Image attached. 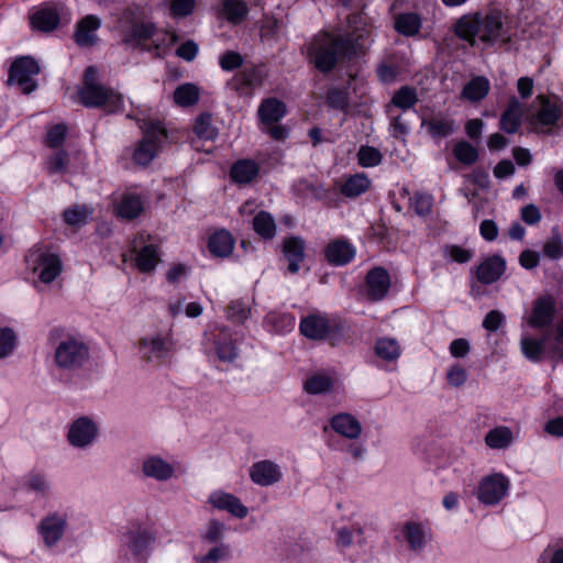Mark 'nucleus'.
I'll return each mask as SVG.
<instances>
[{"mask_svg": "<svg viewBox=\"0 0 563 563\" xmlns=\"http://www.w3.org/2000/svg\"><path fill=\"white\" fill-rule=\"evenodd\" d=\"M347 25L345 34L320 32L308 44V60L321 73L328 74L336 65L352 60L362 49V40L367 34L363 14L349 15Z\"/></svg>", "mask_w": 563, "mask_h": 563, "instance_id": "obj_1", "label": "nucleus"}, {"mask_svg": "<svg viewBox=\"0 0 563 563\" xmlns=\"http://www.w3.org/2000/svg\"><path fill=\"white\" fill-rule=\"evenodd\" d=\"M453 31L471 46H475L477 38L485 47H503L511 42L510 29L505 26L497 10L464 14L455 22Z\"/></svg>", "mask_w": 563, "mask_h": 563, "instance_id": "obj_2", "label": "nucleus"}, {"mask_svg": "<svg viewBox=\"0 0 563 563\" xmlns=\"http://www.w3.org/2000/svg\"><path fill=\"white\" fill-rule=\"evenodd\" d=\"M141 129L143 130V136L135 145L132 159L136 165L146 167L157 156L166 142L167 130L158 120L144 121Z\"/></svg>", "mask_w": 563, "mask_h": 563, "instance_id": "obj_3", "label": "nucleus"}, {"mask_svg": "<svg viewBox=\"0 0 563 563\" xmlns=\"http://www.w3.org/2000/svg\"><path fill=\"white\" fill-rule=\"evenodd\" d=\"M71 21L69 8L62 1H47L33 8L30 24L33 30L49 33Z\"/></svg>", "mask_w": 563, "mask_h": 563, "instance_id": "obj_4", "label": "nucleus"}, {"mask_svg": "<svg viewBox=\"0 0 563 563\" xmlns=\"http://www.w3.org/2000/svg\"><path fill=\"white\" fill-rule=\"evenodd\" d=\"M89 358V347L79 339L67 336L55 347L54 361L58 368L76 371Z\"/></svg>", "mask_w": 563, "mask_h": 563, "instance_id": "obj_5", "label": "nucleus"}, {"mask_svg": "<svg viewBox=\"0 0 563 563\" xmlns=\"http://www.w3.org/2000/svg\"><path fill=\"white\" fill-rule=\"evenodd\" d=\"M540 108L531 115L530 124L534 130L551 131L563 118V101L555 95H539Z\"/></svg>", "mask_w": 563, "mask_h": 563, "instance_id": "obj_6", "label": "nucleus"}, {"mask_svg": "<svg viewBox=\"0 0 563 563\" xmlns=\"http://www.w3.org/2000/svg\"><path fill=\"white\" fill-rule=\"evenodd\" d=\"M79 99L85 107H104L109 112H114L122 106V96L102 85L82 86Z\"/></svg>", "mask_w": 563, "mask_h": 563, "instance_id": "obj_7", "label": "nucleus"}, {"mask_svg": "<svg viewBox=\"0 0 563 563\" xmlns=\"http://www.w3.org/2000/svg\"><path fill=\"white\" fill-rule=\"evenodd\" d=\"M40 73L37 62L30 56H22L16 58L10 69L8 84H16L24 93H30L36 89V82L33 76Z\"/></svg>", "mask_w": 563, "mask_h": 563, "instance_id": "obj_8", "label": "nucleus"}, {"mask_svg": "<svg viewBox=\"0 0 563 563\" xmlns=\"http://www.w3.org/2000/svg\"><path fill=\"white\" fill-rule=\"evenodd\" d=\"M509 487V479L504 474L495 473L481 481L477 497L485 505H496L507 495Z\"/></svg>", "mask_w": 563, "mask_h": 563, "instance_id": "obj_9", "label": "nucleus"}, {"mask_svg": "<svg viewBox=\"0 0 563 563\" xmlns=\"http://www.w3.org/2000/svg\"><path fill=\"white\" fill-rule=\"evenodd\" d=\"M25 261L33 263V271L41 268L40 280L45 284L52 283L62 272L60 258L51 253L42 252L41 250L30 251Z\"/></svg>", "mask_w": 563, "mask_h": 563, "instance_id": "obj_10", "label": "nucleus"}, {"mask_svg": "<svg viewBox=\"0 0 563 563\" xmlns=\"http://www.w3.org/2000/svg\"><path fill=\"white\" fill-rule=\"evenodd\" d=\"M98 435V426L89 417L77 418L69 426L67 439L74 448H86L95 442Z\"/></svg>", "mask_w": 563, "mask_h": 563, "instance_id": "obj_11", "label": "nucleus"}, {"mask_svg": "<svg viewBox=\"0 0 563 563\" xmlns=\"http://www.w3.org/2000/svg\"><path fill=\"white\" fill-rule=\"evenodd\" d=\"M140 349L148 362L157 365L170 362L174 352L172 340L159 335L152 339H142Z\"/></svg>", "mask_w": 563, "mask_h": 563, "instance_id": "obj_12", "label": "nucleus"}, {"mask_svg": "<svg viewBox=\"0 0 563 563\" xmlns=\"http://www.w3.org/2000/svg\"><path fill=\"white\" fill-rule=\"evenodd\" d=\"M556 303L552 296H542L532 303L531 314L528 324L534 329L550 327L555 318Z\"/></svg>", "mask_w": 563, "mask_h": 563, "instance_id": "obj_13", "label": "nucleus"}, {"mask_svg": "<svg viewBox=\"0 0 563 563\" xmlns=\"http://www.w3.org/2000/svg\"><path fill=\"white\" fill-rule=\"evenodd\" d=\"M299 330L310 340H324L334 332V325L325 314L314 313L301 319Z\"/></svg>", "mask_w": 563, "mask_h": 563, "instance_id": "obj_14", "label": "nucleus"}, {"mask_svg": "<svg viewBox=\"0 0 563 563\" xmlns=\"http://www.w3.org/2000/svg\"><path fill=\"white\" fill-rule=\"evenodd\" d=\"M155 24L132 19L131 24L122 30L123 42L134 48L148 45V41L155 36Z\"/></svg>", "mask_w": 563, "mask_h": 563, "instance_id": "obj_15", "label": "nucleus"}, {"mask_svg": "<svg viewBox=\"0 0 563 563\" xmlns=\"http://www.w3.org/2000/svg\"><path fill=\"white\" fill-rule=\"evenodd\" d=\"M355 254V247L344 238L330 241L324 250V257L332 266L347 265L354 260Z\"/></svg>", "mask_w": 563, "mask_h": 563, "instance_id": "obj_16", "label": "nucleus"}, {"mask_svg": "<svg viewBox=\"0 0 563 563\" xmlns=\"http://www.w3.org/2000/svg\"><path fill=\"white\" fill-rule=\"evenodd\" d=\"M250 477L256 485L267 487L278 483L283 473L278 464L271 460H263L250 467Z\"/></svg>", "mask_w": 563, "mask_h": 563, "instance_id": "obj_17", "label": "nucleus"}, {"mask_svg": "<svg viewBox=\"0 0 563 563\" xmlns=\"http://www.w3.org/2000/svg\"><path fill=\"white\" fill-rule=\"evenodd\" d=\"M101 25V21L97 15L88 14L80 19L74 32V41L80 47L93 46L97 41V31Z\"/></svg>", "mask_w": 563, "mask_h": 563, "instance_id": "obj_18", "label": "nucleus"}, {"mask_svg": "<svg viewBox=\"0 0 563 563\" xmlns=\"http://www.w3.org/2000/svg\"><path fill=\"white\" fill-rule=\"evenodd\" d=\"M387 294V271L384 267L372 268L365 277L364 295L371 301L382 300Z\"/></svg>", "mask_w": 563, "mask_h": 563, "instance_id": "obj_19", "label": "nucleus"}, {"mask_svg": "<svg viewBox=\"0 0 563 563\" xmlns=\"http://www.w3.org/2000/svg\"><path fill=\"white\" fill-rule=\"evenodd\" d=\"M306 243L300 236H288L283 240V254L288 262V272L297 274L300 269V264L305 261Z\"/></svg>", "mask_w": 563, "mask_h": 563, "instance_id": "obj_20", "label": "nucleus"}, {"mask_svg": "<svg viewBox=\"0 0 563 563\" xmlns=\"http://www.w3.org/2000/svg\"><path fill=\"white\" fill-rule=\"evenodd\" d=\"M261 166L251 158H241L234 162L230 168L231 181L244 186L253 183L260 175Z\"/></svg>", "mask_w": 563, "mask_h": 563, "instance_id": "obj_21", "label": "nucleus"}, {"mask_svg": "<svg viewBox=\"0 0 563 563\" xmlns=\"http://www.w3.org/2000/svg\"><path fill=\"white\" fill-rule=\"evenodd\" d=\"M506 271V262L500 255L485 258L476 268L479 283L489 285L497 282Z\"/></svg>", "mask_w": 563, "mask_h": 563, "instance_id": "obj_22", "label": "nucleus"}, {"mask_svg": "<svg viewBox=\"0 0 563 563\" xmlns=\"http://www.w3.org/2000/svg\"><path fill=\"white\" fill-rule=\"evenodd\" d=\"M65 529L66 518L57 514L46 516L40 523V533L47 547L55 545L63 538Z\"/></svg>", "mask_w": 563, "mask_h": 563, "instance_id": "obj_23", "label": "nucleus"}, {"mask_svg": "<svg viewBox=\"0 0 563 563\" xmlns=\"http://www.w3.org/2000/svg\"><path fill=\"white\" fill-rule=\"evenodd\" d=\"M209 503L213 507L225 510L239 519H243L249 515L247 507L236 496L229 493L216 492L210 495Z\"/></svg>", "mask_w": 563, "mask_h": 563, "instance_id": "obj_24", "label": "nucleus"}, {"mask_svg": "<svg viewBox=\"0 0 563 563\" xmlns=\"http://www.w3.org/2000/svg\"><path fill=\"white\" fill-rule=\"evenodd\" d=\"M152 541H154V537L146 528L136 527L130 529L125 534V544L135 560L143 559Z\"/></svg>", "mask_w": 563, "mask_h": 563, "instance_id": "obj_25", "label": "nucleus"}, {"mask_svg": "<svg viewBox=\"0 0 563 563\" xmlns=\"http://www.w3.org/2000/svg\"><path fill=\"white\" fill-rule=\"evenodd\" d=\"M523 110L520 101L512 97L501 113L499 128L508 134L516 133L522 122Z\"/></svg>", "mask_w": 563, "mask_h": 563, "instance_id": "obj_26", "label": "nucleus"}, {"mask_svg": "<svg viewBox=\"0 0 563 563\" xmlns=\"http://www.w3.org/2000/svg\"><path fill=\"white\" fill-rule=\"evenodd\" d=\"M332 429L347 439H357L362 433L361 422L350 413H338L331 418Z\"/></svg>", "mask_w": 563, "mask_h": 563, "instance_id": "obj_27", "label": "nucleus"}, {"mask_svg": "<svg viewBox=\"0 0 563 563\" xmlns=\"http://www.w3.org/2000/svg\"><path fill=\"white\" fill-rule=\"evenodd\" d=\"M521 352L531 362H540L544 355L549 357L551 345L548 344V336L542 339L525 335L520 341Z\"/></svg>", "mask_w": 563, "mask_h": 563, "instance_id": "obj_28", "label": "nucleus"}, {"mask_svg": "<svg viewBox=\"0 0 563 563\" xmlns=\"http://www.w3.org/2000/svg\"><path fill=\"white\" fill-rule=\"evenodd\" d=\"M178 41L179 36L176 32H158L157 29H155V36L152 37L148 45L142 46V51L151 53L155 57L161 58L167 53V49Z\"/></svg>", "mask_w": 563, "mask_h": 563, "instance_id": "obj_29", "label": "nucleus"}, {"mask_svg": "<svg viewBox=\"0 0 563 563\" xmlns=\"http://www.w3.org/2000/svg\"><path fill=\"white\" fill-rule=\"evenodd\" d=\"M422 20L418 13L405 12L396 14L394 18V29L397 33L406 37H413L420 33Z\"/></svg>", "mask_w": 563, "mask_h": 563, "instance_id": "obj_30", "label": "nucleus"}, {"mask_svg": "<svg viewBox=\"0 0 563 563\" xmlns=\"http://www.w3.org/2000/svg\"><path fill=\"white\" fill-rule=\"evenodd\" d=\"M115 209L120 218L132 220L142 213L144 202L139 194L125 192L122 195Z\"/></svg>", "mask_w": 563, "mask_h": 563, "instance_id": "obj_31", "label": "nucleus"}, {"mask_svg": "<svg viewBox=\"0 0 563 563\" xmlns=\"http://www.w3.org/2000/svg\"><path fill=\"white\" fill-rule=\"evenodd\" d=\"M142 471L145 476L159 482L167 481L174 475L173 466L158 456L147 457L143 462Z\"/></svg>", "mask_w": 563, "mask_h": 563, "instance_id": "obj_32", "label": "nucleus"}, {"mask_svg": "<svg viewBox=\"0 0 563 563\" xmlns=\"http://www.w3.org/2000/svg\"><path fill=\"white\" fill-rule=\"evenodd\" d=\"M210 253L218 257L229 256L234 249V239L227 230H220L210 235L208 241Z\"/></svg>", "mask_w": 563, "mask_h": 563, "instance_id": "obj_33", "label": "nucleus"}, {"mask_svg": "<svg viewBox=\"0 0 563 563\" xmlns=\"http://www.w3.org/2000/svg\"><path fill=\"white\" fill-rule=\"evenodd\" d=\"M286 114V104L277 98H267L258 108V117L265 124L278 122Z\"/></svg>", "mask_w": 563, "mask_h": 563, "instance_id": "obj_34", "label": "nucleus"}, {"mask_svg": "<svg viewBox=\"0 0 563 563\" xmlns=\"http://www.w3.org/2000/svg\"><path fill=\"white\" fill-rule=\"evenodd\" d=\"M489 80L484 76H476L463 87L461 97L471 102H478L489 93Z\"/></svg>", "mask_w": 563, "mask_h": 563, "instance_id": "obj_35", "label": "nucleus"}, {"mask_svg": "<svg viewBox=\"0 0 563 563\" xmlns=\"http://www.w3.org/2000/svg\"><path fill=\"white\" fill-rule=\"evenodd\" d=\"M402 537L410 550L421 552L427 544V534L421 523L406 522L402 528Z\"/></svg>", "mask_w": 563, "mask_h": 563, "instance_id": "obj_36", "label": "nucleus"}, {"mask_svg": "<svg viewBox=\"0 0 563 563\" xmlns=\"http://www.w3.org/2000/svg\"><path fill=\"white\" fill-rule=\"evenodd\" d=\"M371 181L365 174H354L347 176L340 186V192L346 198H356L366 192Z\"/></svg>", "mask_w": 563, "mask_h": 563, "instance_id": "obj_37", "label": "nucleus"}, {"mask_svg": "<svg viewBox=\"0 0 563 563\" xmlns=\"http://www.w3.org/2000/svg\"><path fill=\"white\" fill-rule=\"evenodd\" d=\"M422 125L428 129L429 134L434 139L446 137L454 132V121L441 114L423 119Z\"/></svg>", "mask_w": 563, "mask_h": 563, "instance_id": "obj_38", "label": "nucleus"}, {"mask_svg": "<svg viewBox=\"0 0 563 563\" xmlns=\"http://www.w3.org/2000/svg\"><path fill=\"white\" fill-rule=\"evenodd\" d=\"M159 261L157 247L154 244L144 245L135 255V265L142 273L154 271Z\"/></svg>", "mask_w": 563, "mask_h": 563, "instance_id": "obj_39", "label": "nucleus"}, {"mask_svg": "<svg viewBox=\"0 0 563 563\" xmlns=\"http://www.w3.org/2000/svg\"><path fill=\"white\" fill-rule=\"evenodd\" d=\"M222 13L233 24L243 22L249 14L245 0H222Z\"/></svg>", "mask_w": 563, "mask_h": 563, "instance_id": "obj_40", "label": "nucleus"}, {"mask_svg": "<svg viewBox=\"0 0 563 563\" xmlns=\"http://www.w3.org/2000/svg\"><path fill=\"white\" fill-rule=\"evenodd\" d=\"M253 229L263 240H272L276 235V223L267 211H260L253 218Z\"/></svg>", "mask_w": 563, "mask_h": 563, "instance_id": "obj_41", "label": "nucleus"}, {"mask_svg": "<svg viewBox=\"0 0 563 563\" xmlns=\"http://www.w3.org/2000/svg\"><path fill=\"white\" fill-rule=\"evenodd\" d=\"M332 388L333 379L325 373H316L309 376L303 384V389L310 395L329 393Z\"/></svg>", "mask_w": 563, "mask_h": 563, "instance_id": "obj_42", "label": "nucleus"}, {"mask_svg": "<svg viewBox=\"0 0 563 563\" xmlns=\"http://www.w3.org/2000/svg\"><path fill=\"white\" fill-rule=\"evenodd\" d=\"M418 101L417 89L411 86H402L394 92L390 103L406 111L415 107Z\"/></svg>", "mask_w": 563, "mask_h": 563, "instance_id": "obj_43", "label": "nucleus"}, {"mask_svg": "<svg viewBox=\"0 0 563 563\" xmlns=\"http://www.w3.org/2000/svg\"><path fill=\"white\" fill-rule=\"evenodd\" d=\"M174 100L180 107H191L199 101V89L194 84H183L175 89Z\"/></svg>", "mask_w": 563, "mask_h": 563, "instance_id": "obj_44", "label": "nucleus"}, {"mask_svg": "<svg viewBox=\"0 0 563 563\" xmlns=\"http://www.w3.org/2000/svg\"><path fill=\"white\" fill-rule=\"evenodd\" d=\"M485 442L492 449H505L512 442V431L508 427H496L487 432Z\"/></svg>", "mask_w": 563, "mask_h": 563, "instance_id": "obj_45", "label": "nucleus"}, {"mask_svg": "<svg viewBox=\"0 0 563 563\" xmlns=\"http://www.w3.org/2000/svg\"><path fill=\"white\" fill-rule=\"evenodd\" d=\"M218 357L224 362H232L238 356V349L225 332H221L216 340Z\"/></svg>", "mask_w": 563, "mask_h": 563, "instance_id": "obj_46", "label": "nucleus"}, {"mask_svg": "<svg viewBox=\"0 0 563 563\" xmlns=\"http://www.w3.org/2000/svg\"><path fill=\"white\" fill-rule=\"evenodd\" d=\"M195 134L202 140L212 141L218 135V130L212 125L210 113H201L194 124Z\"/></svg>", "mask_w": 563, "mask_h": 563, "instance_id": "obj_47", "label": "nucleus"}, {"mask_svg": "<svg viewBox=\"0 0 563 563\" xmlns=\"http://www.w3.org/2000/svg\"><path fill=\"white\" fill-rule=\"evenodd\" d=\"M239 82L236 89L258 87L263 82L262 70L257 67H246L235 76Z\"/></svg>", "mask_w": 563, "mask_h": 563, "instance_id": "obj_48", "label": "nucleus"}, {"mask_svg": "<svg viewBox=\"0 0 563 563\" xmlns=\"http://www.w3.org/2000/svg\"><path fill=\"white\" fill-rule=\"evenodd\" d=\"M454 157L462 164L471 166L478 159V151L467 141H459L453 146Z\"/></svg>", "mask_w": 563, "mask_h": 563, "instance_id": "obj_49", "label": "nucleus"}, {"mask_svg": "<svg viewBox=\"0 0 563 563\" xmlns=\"http://www.w3.org/2000/svg\"><path fill=\"white\" fill-rule=\"evenodd\" d=\"M327 103L329 107L345 111L349 107V91L345 87H331L327 91Z\"/></svg>", "mask_w": 563, "mask_h": 563, "instance_id": "obj_50", "label": "nucleus"}, {"mask_svg": "<svg viewBox=\"0 0 563 563\" xmlns=\"http://www.w3.org/2000/svg\"><path fill=\"white\" fill-rule=\"evenodd\" d=\"M354 541H356L358 544H362L364 542L363 538V529L357 528H340L336 532V544L340 548H347L350 547Z\"/></svg>", "mask_w": 563, "mask_h": 563, "instance_id": "obj_51", "label": "nucleus"}, {"mask_svg": "<svg viewBox=\"0 0 563 563\" xmlns=\"http://www.w3.org/2000/svg\"><path fill=\"white\" fill-rule=\"evenodd\" d=\"M250 312L249 305L242 299L232 300L227 308L228 318L238 323H243L247 320Z\"/></svg>", "mask_w": 563, "mask_h": 563, "instance_id": "obj_52", "label": "nucleus"}, {"mask_svg": "<svg viewBox=\"0 0 563 563\" xmlns=\"http://www.w3.org/2000/svg\"><path fill=\"white\" fill-rule=\"evenodd\" d=\"M25 485L29 490L41 495H47L49 490V483L46 475L35 471H32L26 475Z\"/></svg>", "mask_w": 563, "mask_h": 563, "instance_id": "obj_53", "label": "nucleus"}, {"mask_svg": "<svg viewBox=\"0 0 563 563\" xmlns=\"http://www.w3.org/2000/svg\"><path fill=\"white\" fill-rule=\"evenodd\" d=\"M46 165L49 174L65 173L69 165V154L59 150L47 158Z\"/></svg>", "mask_w": 563, "mask_h": 563, "instance_id": "obj_54", "label": "nucleus"}, {"mask_svg": "<svg viewBox=\"0 0 563 563\" xmlns=\"http://www.w3.org/2000/svg\"><path fill=\"white\" fill-rule=\"evenodd\" d=\"M16 345V335L14 331L9 328H0V360L11 355Z\"/></svg>", "mask_w": 563, "mask_h": 563, "instance_id": "obj_55", "label": "nucleus"}, {"mask_svg": "<svg viewBox=\"0 0 563 563\" xmlns=\"http://www.w3.org/2000/svg\"><path fill=\"white\" fill-rule=\"evenodd\" d=\"M267 320L277 332L291 331L296 324V319L290 313H271Z\"/></svg>", "mask_w": 563, "mask_h": 563, "instance_id": "obj_56", "label": "nucleus"}, {"mask_svg": "<svg viewBox=\"0 0 563 563\" xmlns=\"http://www.w3.org/2000/svg\"><path fill=\"white\" fill-rule=\"evenodd\" d=\"M411 208L419 216H427L431 212L433 206V197L429 194L417 192L410 199Z\"/></svg>", "mask_w": 563, "mask_h": 563, "instance_id": "obj_57", "label": "nucleus"}, {"mask_svg": "<svg viewBox=\"0 0 563 563\" xmlns=\"http://www.w3.org/2000/svg\"><path fill=\"white\" fill-rule=\"evenodd\" d=\"M358 164L363 167H373L380 163L382 154L372 146H361L357 153Z\"/></svg>", "mask_w": 563, "mask_h": 563, "instance_id": "obj_58", "label": "nucleus"}, {"mask_svg": "<svg viewBox=\"0 0 563 563\" xmlns=\"http://www.w3.org/2000/svg\"><path fill=\"white\" fill-rule=\"evenodd\" d=\"M230 558V547L219 543L208 551L207 554L198 559L199 563H219Z\"/></svg>", "mask_w": 563, "mask_h": 563, "instance_id": "obj_59", "label": "nucleus"}, {"mask_svg": "<svg viewBox=\"0 0 563 563\" xmlns=\"http://www.w3.org/2000/svg\"><path fill=\"white\" fill-rule=\"evenodd\" d=\"M67 135V126L58 123L51 126L46 133V145L52 148H58L64 143Z\"/></svg>", "mask_w": 563, "mask_h": 563, "instance_id": "obj_60", "label": "nucleus"}, {"mask_svg": "<svg viewBox=\"0 0 563 563\" xmlns=\"http://www.w3.org/2000/svg\"><path fill=\"white\" fill-rule=\"evenodd\" d=\"M538 563H563V541L562 544H549L541 553Z\"/></svg>", "mask_w": 563, "mask_h": 563, "instance_id": "obj_61", "label": "nucleus"}, {"mask_svg": "<svg viewBox=\"0 0 563 563\" xmlns=\"http://www.w3.org/2000/svg\"><path fill=\"white\" fill-rule=\"evenodd\" d=\"M199 53V45L194 40H187L181 43L175 54L177 57L192 62Z\"/></svg>", "mask_w": 563, "mask_h": 563, "instance_id": "obj_62", "label": "nucleus"}, {"mask_svg": "<svg viewBox=\"0 0 563 563\" xmlns=\"http://www.w3.org/2000/svg\"><path fill=\"white\" fill-rule=\"evenodd\" d=\"M219 63L223 70L232 71L242 65L243 59L239 53L233 51H227L224 54L221 55Z\"/></svg>", "mask_w": 563, "mask_h": 563, "instance_id": "obj_63", "label": "nucleus"}, {"mask_svg": "<svg viewBox=\"0 0 563 563\" xmlns=\"http://www.w3.org/2000/svg\"><path fill=\"white\" fill-rule=\"evenodd\" d=\"M467 379V373L464 367L459 364L451 366L446 373V380L453 387H461Z\"/></svg>", "mask_w": 563, "mask_h": 563, "instance_id": "obj_64", "label": "nucleus"}]
</instances>
